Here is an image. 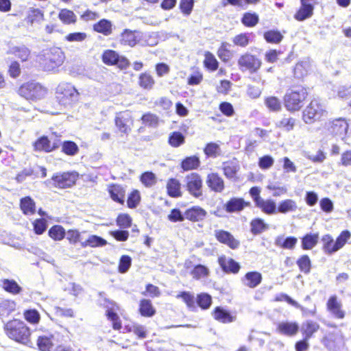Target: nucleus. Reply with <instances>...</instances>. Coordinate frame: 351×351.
Segmentation results:
<instances>
[{"label": "nucleus", "mask_w": 351, "mask_h": 351, "mask_svg": "<svg viewBox=\"0 0 351 351\" xmlns=\"http://www.w3.org/2000/svg\"><path fill=\"white\" fill-rule=\"evenodd\" d=\"M139 311L141 315L145 317H152L156 313L151 301L146 299L141 301Z\"/></svg>", "instance_id": "nucleus-38"}, {"label": "nucleus", "mask_w": 351, "mask_h": 351, "mask_svg": "<svg viewBox=\"0 0 351 351\" xmlns=\"http://www.w3.org/2000/svg\"><path fill=\"white\" fill-rule=\"evenodd\" d=\"M218 262L222 270L226 273L237 274L240 269V265L231 258L225 256H220Z\"/></svg>", "instance_id": "nucleus-18"}, {"label": "nucleus", "mask_w": 351, "mask_h": 351, "mask_svg": "<svg viewBox=\"0 0 351 351\" xmlns=\"http://www.w3.org/2000/svg\"><path fill=\"white\" fill-rule=\"evenodd\" d=\"M13 53L20 58L22 61L27 60L29 55L30 50L25 46L15 47L12 49Z\"/></svg>", "instance_id": "nucleus-56"}, {"label": "nucleus", "mask_w": 351, "mask_h": 351, "mask_svg": "<svg viewBox=\"0 0 351 351\" xmlns=\"http://www.w3.org/2000/svg\"><path fill=\"white\" fill-rule=\"evenodd\" d=\"M102 61L107 65H114L121 69H125L130 64L129 60L111 49L105 50L102 54Z\"/></svg>", "instance_id": "nucleus-8"}, {"label": "nucleus", "mask_w": 351, "mask_h": 351, "mask_svg": "<svg viewBox=\"0 0 351 351\" xmlns=\"http://www.w3.org/2000/svg\"><path fill=\"white\" fill-rule=\"evenodd\" d=\"M194 0H180L179 8L185 16H189L193 9Z\"/></svg>", "instance_id": "nucleus-59"}, {"label": "nucleus", "mask_w": 351, "mask_h": 351, "mask_svg": "<svg viewBox=\"0 0 351 351\" xmlns=\"http://www.w3.org/2000/svg\"><path fill=\"white\" fill-rule=\"evenodd\" d=\"M132 117L129 112H120L116 117L115 124L122 133L127 134L130 131V124L132 123Z\"/></svg>", "instance_id": "nucleus-17"}, {"label": "nucleus", "mask_w": 351, "mask_h": 351, "mask_svg": "<svg viewBox=\"0 0 351 351\" xmlns=\"http://www.w3.org/2000/svg\"><path fill=\"white\" fill-rule=\"evenodd\" d=\"M204 152L208 157L216 158L221 154V149L219 145L215 143H208Z\"/></svg>", "instance_id": "nucleus-52"}, {"label": "nucleus", "mask_w": 351, "mask_h": 351, "mask_svg": "<svg viewBox=\"0 0 351 351\" xmlns=\"http://www.w3.org/2000/svg\"><path fill=\"white\" fill-rule=\"evenodd\" d=\"M237 64L241 71L254 73L260 69L262 62L256 56L245 53L239 57Z\"/></svg>", "instance_id": "nucleus-7"}, {"label": "nucleus", "mask_w": 351, "mask_h": 351, "mask_svg": "<svg viewBox=\"0 0 351 351\" xmlns=\"http://www.w3.org/2000/svg\"><path fill=\"white\" fill-rule=\"evenodd\" d=\"M168 194L173 197H179L181 195L180 193V184L176 179H170L167 183Z\"/></svg>", "instance_id": "nucleus-47"}, {"label": "nucleus", "mask_w": 351, "mask_h": 351, "mask_svg": "<svg viewBox=\"0 0 351 351\" xmlns=\"http://www.w3.org/2000/svg\"><path fill=\"white\" fill-rule=\"evenodd\" d=\"M56 98L59 104L64 106L71 105L78 100L79 93L70 83H61L56 89Z\"/></svg>", "instance_id": "nucleus-4"}, {"label": "nucleus", "mask_w": 351, "mask_h": 351, "mask_svg": "<svg viewBox=\"0 0 351 351\" xmlns=\"http://www.w3.org/2000/svg\"><path fill=\"white\" fill-rule=\"evenodd\" d=\"M78 177L75 171L57 173L50 180H47L45 183L47 185H53L60 189H66L73 186Z\"/></svg>", "instance_id": "nucleus-5"}, {"label": "nucleus", "mask_w": 351, "mask_h": 351, "mask_svg": "<svg viewBox=\"0 0 351 351\" xmlns=\"http://www.w3.org/2000/svg\"><path fill=\"white\" fill-rule=\"evenodd\" d=\"M53 336H39L37 339V346L40 351H50L52 348L53 343L51 338Z\"/></svg>", "instance_id": "nucleus-44"}, {"label": "nucleus", "mask_w": 351, "mask_h": 351, "mask_svg": "<svg viewBox=\"0 0 351 351\" xmlns=\"http://www.w3.org/2000/svg\"><path fill=\"white\" fill-rule=\"evenodd\" d=\"M250 206V202H245L243 198L232 197L224 204L223 208L227 213H232L241 212Z\"/></svg>", "instance_id": "nucleus-15"}, {"label": "nucleus", "mask_w": 351, "mask_h": 351, "mask_svg": "<svg viewBox=\"0 0 351 351\" xmlns=\"http://www.w3.org/2000/svg\"><path fill=\"white\" fill-rule=\"evenodd\" d=\"M297 209V204L295 201L287 199L280 202L277 207V212L280 213H287L288 212L295 211Z\"/></svg>", "instance_id": "nucleus-39"}, {"label": "nucleus", "mask_w": 351, "mask_h": 351, "mask_svg": "<svg viewBox=\"0 0 351 351\" xmlns=\"http://www.w3.org/2000/svg\"><path fill=\"white\" fill-rule=\"evenodd\" d=\"M106 316L108 319L112 322V327L114 330H119L121 328V323L116 312L112 309H108L106 311Z\"/></svg>", "instance_id": "nucleus-64"}, {"label": "nucleus", "mask_w": 351, "mask_h": 351, "mask_svg": "<svg viewBox=\"0 0 351 351\" xmlns=\"http://www.w3.org/2000/svg\"><path fill=\"white\" fill-rule=\"evenodd\" d=\"M319 234L317 233H308L302 238V248L304 250L313 249L318 243Z\"/></svg>", "instance_id": "nucleus-30"}, {"label": "nucleus", "mask_w": 351, "mask_h": 351, "mask_svg": "<svg viewBox=\"0 0 351 351\" xmlns=\"http://www.w3.org/2000/svg\"><path fill=\"white\" fill-rule=\"evenodd\" d=\"M8 337L16 342L28 345L30 343L31 332L24 322L13 319L4 326Z\"/></svg>", "instance_id": "nucleus-2"}, {"label": "nucleus", "mask_w": 351, "mask_h": 351, "mask_svg": "<svg viewBox=\"0 0 351 351\" xmlns=\"http://www.w3.org/2000/svg\"><path fill=\"white\" fill-rule=\"evenodd\" d=\"M185 142V136L180 132H173L169 134L168 143L173 147H178Z\"/></svg>", "instance_id": "nucleus-42"}, {"label": "nucleus", "mask_w": 351, "mask_h": 351, "mask_svg": "<svg viewBox=\"0 0 351 351\" xmlns=\"http://www.w3.org/2000/svg\"><path fill=\"white\" fill-rule=\"evenodd\" d=\"M296 263L301 272L308 274L311 269V261L308 255H302L300 256Z\"/></svg>", "instance_id": "nucleus-45"}, {"label": "nucleus", "mask_w": 351, "mask_h": 351, "mask_svg": "<svg viewBox=\"0 0 351 351\" xmlns=\"http://www.w3.org/2000/svg\"><path fill=\"white\" fill-rule=\"evenodd\" d=\"M206 182L208 187L215 192L220 193L224 189L223 180L217 173L208 174Z\"/></svg>", "instance_id": "nucleus-20"}, {"label": "nucleus", "mask_w": 351, "mask_h": 351, "mask_svg": "<svg viewBox=\"0 0 351 351\" xmlns=\"http://www.w3.org/2000/svg\"><path fill=\"white\" fill-rule=\"evenodd\" d=\"M0 285L5 291L13 295L19 294L22 291V287L12 279L0 280Z\"/></svg>", "instance_id": "nucleus-26"}, {"label": "nucleus", "mask_w": 351, "mask_h": 351, "mask_svg": "<svg viewBox=\"0 0 351 351\" xmlns=\"http://www.w3.org/2000/svg\"><path fill=\"white\" fill-rule=\"evenodd\" d=\"M251 232L253 234H259L267 230L269 226L261 218H256L250 222Z\"/></svg>", "instance_id": "nucleus-33"}, {"label": "nucleus", "mask_w": 351, "mask_h": 351, "mask_svg": "<svg viewBox=\"0 0 351 351\" xmlns=\"http://www.w3.org/2000/svg\"><path fill=\"white\" fill-rule=\"evenodd\" d=\"M264 38L267 43H279L283 38V36L279 31L269 30L264 33Z\"/></svg>", "instance_id": "nucleus-51"}, {"label": "nucleus", "mask_w": 351, "mask_h": 351, "mask_svg": "<svg viewBox=\"0 0 351 351\" xmlns=\"http://www.w3.org/2000/svg\"><path fill=\"white\" fill-rule=\"evenodd\" d=\"M62 149L64 153L69 156H74L79 151V148L76 143L70 141H64L62 143Z\"/></svg>", "instance_id": "nucleus-57"}, {"label": "nucleus", "mask_w": 351, "mask_h": 351, "mask_svg": "<svg viewBox=\"0 0 351 351\" xmlns=\"http://www.w3.org/2000/svg\"><path fill=\"white\" fill-rule=\"evenodd\" d=\"M262 281V275L258 271H249L242 279L244 285L254 289L258 286Z\"/></svg>", "instance_id": "nucleus-22"}, {"label": "nucleus", "mask_w": 351, "mask_h": 351, "mask_svg": "<svg viewBox=\"0 0 351 351\" xmlns=\"http://www.w3.org/2000/svg\"><path fill=\"white\" fill-rule=\"evenodd\" d=\"M200 164L199 159L197 156H193L184 158L181 164L182 168L185 170H191L197 169Z\"/></svg>", "instance_id": "nucleus-46"}, {"label": "nucleus", "mask_w": 351, "mask_h": 351, "mask_svg": "<svg viewBox=\"0 0 351 351\" xmlns=\"http://www.w3.org/2000/svg\"><path fill=\"white\" fill-rule=\"evenodd\" d=\"M215 237L218 241L228 245L232 250L237 249L240 245V241L236 239L228 231L223 230H215Z\"/></svg>", "instance_id": "nucleus-14"}, {"label": "nucleus", "mask_w": 351, "mask_h": 351, "mask_svg": "<svg viewBox=\"0 0 351 351\" xmlns=\"http://www.w3.org/2000/svg\"><path fill=\"white\" fill-rule=\"evenodd\" d=\"M24 316L25 319L32 324H38L40 319L39 313L35 309L25 311Z\"/></svg>", "instance_id": "nucleus-62"}, {"label": "nucleus", "mask_w": 351, "mask_h": 351, "mask_svg": "<svg viewBox=\"0 0 351 351\" xmlns=\"http://www.w3.org/2000/svg\"><path fill=\"white\" fill-rule=\"evenodd\" d=\"M328 132L334 136H342L345 135L348 129V124L346 119L339 118L330 121L326 123Z\"/></svg>", "instance_id": "nucleus-13"}, {"label": "nucleus", "mask_w": 351, "mask_h": 351, "mask_svg": "<svg viewBox=\"0 0 351 351\" xmlns=\"http://www.w3.org/2000/svg\"><path fill=\"white\" fill-rule=\"evenodd\" d=\"M300 3L301 7L295 14L294 18L299 21H303L312 16L317 0H300Z\"/></svg>", "instance_id": "nucleus-11"}, {"label": "nucleus", "mask_w": 351, "mask_h": 351, "mask_svg": "<svg viewBox=\"0 0 351 351\" xmlns=\"http://www.w3.org/2000/svg\"><path fill=\"white\" fill-rule=\"evenodd\" d=\"M323 250L328 254H332L337 252L335 241L330 234H325L322 238Z\"/></svg>", "instance_id": "nucleus-35"}, {"label": "nucleus", "mask_w": 351, "mask_h": 351, "mask_svg": "<svg viewBox=\"0 0 351 351\" xmlns=\"http://www.w3.org/2000/svg\"><path fill=\"white\" fill-rule=\"evenodd\" d=\"M213 315L216 320L225 324L232 322L236 319L235 316L232 315L228 311L221 306H217L214 309Z\"/></svg>", "instance_id": "nucleus-23"}, {"label": "nucleus", "mask_w": 351, "mask_h": 351, "mask_svg": "<svg viewBox=\"0 0 351 351\" xmlns=\"http://www.w3.org/2000/svg\"><path fill=\"white\" fill-rule=\"evenodd\" d=\"M328 309L337 318L344 317V312L341 311V304L337 301L336 295L331 296L327 302Z\"/></svg>", "instance_id": "nucleus-25"}, {"label": "nucleus", "mask_w": 351, "mask_h": 351, "mask_svg": "<svg viewBox=\"0 0 351 351\" xmlns=\"http://www.w3.org/2000/svg\"><path fill=\"white\" fill-rule=\"evenodd\" d=\"M125 192L123 187L119 184H113L109 189L110 197L121 204L124 203Z\"/></svg>", "instance_id": "nucleus-28"}, {"label": "nucleus", "mask_w": 351, "mask_h": 351, "mask_svg": "<svg viewBox=\"0 0 351 351\" xmlns=\"http://www.w3.org/2000/svg\"><path fill=\"white\" fill-rule=\"evenodd\" d=\"M196 302L202 309H208L212 304V298L208 293H202L197 295Z\"/></svg>", "instance_id": "nucleus-50"}, {"label": "nucleus", "mask_w": 351, "mask_h": 351, "mask_svg": "<svg viewBox=\"0 0 351 351\" xmlns=\"http://www.w3.org/2000/svg\"><path fill=\"white\" fill-rule=\"evenodd\" d=\"M295 125V119L291 116L284 115L282 119L276 123V126L286 132L293 130Z\"/></svg>", "instance_id": "nucleus-31"}, {"label": "nucleus", "mask_w": 351, "mask_h": 351, "mask_svg": "<svg viewBox=\"0 0 351 351\" xmlns=\"http://www.w3.org/2000/svg\"><path fill=\"white\" fill-rule=\"evenodd\" d=\"M299 330V325L296 322H282L278 324L277 331L286 336H294Z\"/></svg>", "instance_id": "nucleus-21"}, {"label": "nucleus", "mask_w": 351, "mask_h": 351, "mask_svg": "<svg viewBox=\"0 0 351 351\" xmlns=\"http://www.w3.org/2000/svg\"><path fill=\"white\" fill-rule=\"evenodd\" d=\"M308 96L306 88L302 86H294L289 88L284 95V106L291 112L300 110L304 106Z\"/></svg>", "instance_id": "nucleus-1"}, {"label": "nucleus", "mask_w": 351, "mask_h": 351, "mask_svg": "<svg viewBox=\"0 0 351 351\" xmlns=\"http://www.w3.org/2000/svg\"><path fill=\"white\" fill-rule=\"evenodd\" d=\"M18 92L21 96L26 99L36 101L44 98L47 93V90L40 83L32 81L21 86Z\"/></svg>", "instance_id": "nucleus-3"}, {"label": "nucleus", "mask_w": 351, "mask_h": 351, "mask_svg": "<svg viewBox=\"0 0 351 351\" xmlns=\"http://www.w3.org/2000/svg\"><path fill=\"white\" fill-rule=\"evenodd\" d=\"M141 196L137 190L133 191L128 198V206L130 208H135L139 204Z\"/></svg>", "instance_id": "nucleus-63"}, {"label": "nucleus", "mask_w": 351, "mask_h": 351, "mask_svg": "<svg viewBox=\"0 0 351 351\" xmlns=\"http://www.w3.org/2000/svg\"><path fill=\"white\" fill-rule=\"evenodd\" d=\"M132 265V258L128 255H123L119 264V271L121 274H124L128 271Z\"/></svg>", "instance_id": "nucleus-61"}, {"label": "nucleus", "mask_w": 351, "mask_h": 351, "mask_svg": "<svg viewBox=\"0 0 351 351\" xmlns=\"http://www.w3.org/2000/svg\"><path fill=\"white\" fill-rule=\"evenodd\" d=\"M155 81L153 77L146 73H142L139 77V85L145 89H152Z\"/></svg>", "instance_id": "nucleus-55"}, {"label": "nucleus", "mask_w": 351, "mask_h": 351, "mask_svg": "<svg viewBox=\"0 0 351 351\" xmlns=\"http://www.w3.org/2000/svg\"><path fill=\"white\" fill-rule=\"evenodd\" d=\"M267 108L271 112H278L282 110L281 101L276 97H266L264 101Z\"/></svg>", "instance_id": "nucleus-37"}, {"label": "nucleus", "mask_w": 351, "mask_h": 351, "mask_svg": "<svg viewBox=\"0 0 351 351\" xmlns=\"http://www.w3.org/2000/svg\"><path fill=\"white\" fill-rule=\"evenodd\" d=\"M319 325L313 321H307L302 325L301 331L304 338L309 339L318 330Z\"/></svg>", "instance_id": "nucleus-32"}, {"label": "nucleus", "mask_w": 351, "mask_h": 351, "mask_svg": "<svg viewBox=\"0 0 351 351\" xmlns=\"http://www.w3.org/2000/svg\"><path fill=\"white\" fill-rule=\"evenodd\" d=\"M256 206L268 215H271L277 213V206L275 201L273 199L265 200L262 199Z\"/></svg>", "instance_id": "nucleus-27"}, {"label": "nucleus", "mask_w": 351, "mask_h": 351, "mask_svg": "<svg viewBox=\"0 0 351 351\" xmlns=\"http://www.w3.org/2000/svg\"><path fill=\"white\" fill-rule=\"evenodd\" d=\"M298 243V239L295 237L278 236L276 238L274 245L287 250H293Z\"/></svg>", "instance_id": "nucleus-24"}, {"label": "nucleus", "mask_w": 351, "mask_h": 351, "mask_svg": "<svg viewBox=\"0 0 351 351\" xmlns=\"http://www.w3.org/2000/svg\"><path fill=\"white\" fill-rule=\"evenodd\" d=\"M239 169V165L235 159L223 163V170L228 178H234Z\"/></svg>", "instance_id": "nucleus-29"}, {"label": "nucleus", "mask_w": 351, "mask_h": 351, "mask_svg": "<svg viewBox=\"0 0 351 351\" xmlns=\"http://www.w3.org/2000/svg\"><path fill=\"white\" fill-rule=\"evenodd\" d=\"M258 21V15L254 12H245L241 18V23L246 27H254Z\"/></svg>", "instance_id": "nucleus-48"}, {"label": "nucleus", "mask_w": 351, "mask_h": 351, "mask_svg": "<svg viewBox=\"0 0 351 351\" xmlns=\"http://www.w3.org/2000/svg\"><path fill=\"white\" fill-rule=\"evenodd\" d=\"M322 343L329 351H338L343 345V336L340 332L328 333L323 338Z\"/></svg>", "instance_id": "nucleus-10"}, {"label": "nucleus", "mask_w": 351, "mask_h": 351, "mask_svg": "<svg viewBox=\"0 0 351 351\" xmlns=\"http://www.w3.org/2000/svg\"><path fill=\"white\" fill-rule=\"evenodd\" d=\"M143 123L152 128H156L158 125V117L152 113L148 112L141 117Z\"/></svg>", "instance_id": "nucleus-54"}, {"label": "nucleus", "mask_w": 351, "mask_h": 351, "mask_svg": "<svg viewBox=\"0 0 351 351\" xmlns=\"http://www.w3.org/2000/svg\"><path fill=\"white\" fill-rule=\"evenodd\" d=\"M20 206L24 214H33L36 211L34 201L30 197H25L21 199Z\"/></svg>", "instance_id": "nucleus-36"}, {"label": "nucleus", "mask_w": 351, "mask_h": 351, "mask_svg": "<svg viewBox=\"0 0 351 351\" xmlns=\"http://www.w3.org/2000/svg\"><path fill=\"white\" fill-rule=\"evenodd\" d=\"M350 237L351 233L349 230H346L341 232L335 241V248L337 249V252L343 247Z\"/></svg>", "instance_id": "nucleus-58"}, {"label": "nucleus", "mask_w": 351, "mask_h": 351, "mask_svg": "<svg viewBox=\"0 0 351 351\" xmlns=\"http://www.w3.org/2000/svg\"><path fill=\"white\" fill-rule=\"evenodd\" d=\"M208 269L202 265H196L191 271L193 277L195 279L206 277L208 275Z\"/></svg>", "instance_id": "nucleus-60"}, {"label": "nucleus", "mask_w": 351, "mask_h": 351, "mask_svg": "<svg viewBox=\"0 0 351 351\" xmlns=\"http://www.w3.org/2000/svg\"><path fill=\"white\" fill-rule=\"evenodd\" d=\"M142 36V32L139 31H132L126 29L121 35L120 42L122 45L132 47L139 42Z\"/></svg>", "instance_id": "nucleus-16"}, {"label": "nucleus", "mask_w": 351, "mask_h": 351, "mask_svg": "<svg viewBox=\"0 0 351 351\" xmlns=\"http://www.w3.org/2000/svg\"><path fill=\"white\" fill-rule=\"evenodd\" d=\"M111 27L112 24L110 21L106 19H102L94 25L93 29L95 31L107 36L111 34Z\"/></svg>", "instance_id": "nucleus-41"}, {"label": "nucleus", "mask_w": 351, "mask_h": 351, "mask_svg": "<svg viewBox=\"0 0 351 351\" xmlns=\"http://www.w3.org/2000/svg\"><path fill=\"white\" fill-rule=\"evenodd\" d=\"M43 56L46 61L51 63L52 68L61 65L64 59V53L58 47H52L45 50L43 51Z\"/></svg>", "instance_id": "nucleus-12"}, {"label": "nucleus", "mask_w": 351, "mask_h": 351, "mask_svg": "<svg viewBox=\"0 0 351 351\" xmlns=\"http://www.w3.org/2000/svg\"><path fill=\"white\" fill-rule=\"evenodd\" d=\"M58 17L65 24L75 23L76 21V16L74 12L67 9H62L59 12Z\"/></svg>", "instance_id": "nucleus-49"}, {"label": "nucleus", "mask_w": 351, "mask_h": 351, "mask_svg": "<svg viewBox=\"0 0 351 351\" xmlns=\"http://www.w3.org/2000/svg\"><path fill=\"white\" fill-rule=\"evenodd\" d=\"M302 114L303 121L307 124H311L323 117L326 114V110L319 100L313 99L306 107Z\"/></svg>", "instance_id": "nucleus-6"}, {"label": "nucleus", "mask_w": 351, "mask_h": 351, "mask_svg": "<svg viewBox=\"0 0 351 351\" xmlns=\"http://www.w3.org/2000/svg\"><path fill=\"white\" fill-rule=\"evenodd\" d=\"M48 234L53 239L60 241L64 237L65 231L60 226H53L49 229Z\"/></svg>", "instance_id": "nucleus-53"}, {"label": "nucleus", "mask_w": 351, "mask_h": 351, "mask_svg": "<svg viewBox=\"0 0 351 351\" xmlns=\"http://www.w3.org/2000/svg\"><path fill=\"white\" fill-rule=\"evenodd\" d=\"M107 243V241L101 237L97 235H91L87 240L82 242L83 247L90 246L93 247L104 246Z\"/></svg>", "instance_id": "nucleus-43"}, {"label": "nucleus", "mask_w": 351, "mask_h": 351, "mask_svg": "<svg viewBox=\"0 0 351 351\" xmlns=\"http://www.w3.org/2000/svg\"><path fill=\"white\" fill-rule=\"evenodd\" d=\"M177 298H182L186 303L188 308L191 311L197 308L194 295L189 291H182L177 296Z\"/></svg>", "instance_id": "nucleus-40"}, {"label": "nucleus", "mask_w": 351, "mask_h": 351, "mask_svg": "<svg viewBox=\"0 0 351 351\" xmlns=\"http://www.w3.org/2000/svg\"><path fill=\"white\" fill-rule=\"evenodd\" d=\"M186 189L191 195L195 197L202 195V180L197 173H191L187 175L184 180Z\"/></svg>", "instance_id": "nucleus-9"}, {"label": "nucleus", "mask_w": 351, "mask_h": 351, "mask_svg": "<svg viewBox=\"0 0 351 351\" xmlns=\"http://www.w3.org/2000/svg\"><path fill=\"white\" fill-rule=\"evenodd\" d=\"M35 149L39 151H45V152H51L53 151L51 147V140L46 136L40 137L34 144Z\"/></svg>", "instance_id": "nucleus-34"}, {"label": "nucleus", "mask_w": 351, "mask_h": 351, "mask_svg": "<svg viewBox=\"0 0 351 351\" xmlns=\"http://www.w3.org/2000/svg\"><path fill=\"white\" fill-rule=\"evenodd\" d=\"M206 215L207 212L199 206H192L185 211L186 219L191 221H202Z\"/></svg>", "instance_id": "nucleus-19"}]
</instances>
